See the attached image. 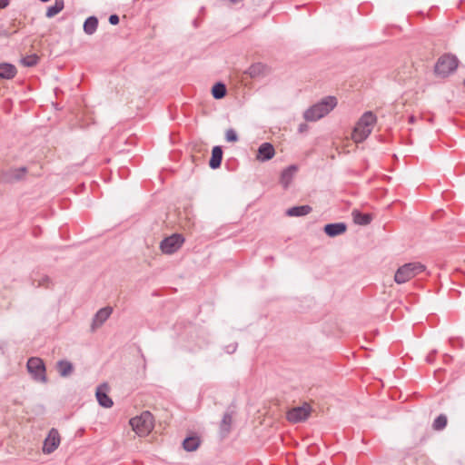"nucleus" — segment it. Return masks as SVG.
<instances>
[{
  "instance_id": "f257e3e1",
  "label": "nucleus",
  "mask_w": 465,
  "mask_h": 465,
  "mask_svg": "<svg viewBox=\"0 0 465 465\" xmlns=\"http://www.w3.org/2000/svg\"><path fill=\"white\" fill-rule=\"evenodd\" d=\"M376 123V115L371 111L365 112L358 120L352 131L351 139L357 143L363 142L371 134Z\"/></svg>"
},
{
  "instance_id": "f03ea898",
  "label": "nucleus",
  "mask_w": 465,
  "mask_h": 465,
  "mask_svg": "<svg viewBox=\"0 0 465 465\" xmlns=\"http://www.w3.org/2000/svg\"><path fill=\"white\" fill-rule=\"evenodd\" d=\"M337 105V99L334 96H326L319 103L313 104L304 112V118L306 121L315 122L334 109Z\"/></svg>"
},
{
  "instance_id": "7ed1b4c3",
  "label": "nucleus",
  "mask_w": 465,
  "mask_h": 465,
  "mask_svg": "<svg viewBox=\"0 0 465 465\" xmlns=\"http://www.w3.org/2000/svg\"><path fill=\"white\" fill-rule=\"evenodd\" d=\"M129 423L138 436H147L153 429V417L151 412L143 411L141 415L132 418Z\"/></svg>"
},
{
  "instance_id": "20e7f679",
  "label": "nucleus",
  "mask_w": 465,
  "mask_h": 465,
  "mask_svg": "<svg viewBox=\"0 0 465 465\" xmlns=\"http://www.w3.org/2000/svg\"><path fill=\"white\" fill-rule=\"evenodd\" d=\"M425 270V266L420 262H409L401 266L395 272L394 281L398 284H402L417 276Z\"/></svg>"
},
{
  "instance_id": "39448f33",
  "label": "nucleus",
  "mask_w": 465,
  "mask_h": 465,
  "mask_svg": "<svg viewBox=\"0 0 465 465\" xmlns=\"http://www.w3.org/2000/svg\"><path fill=\"white\" fill-rule=\"evenodd\" d=\"M458 65L459 60L455 55L445 54L438 59L434 67V72L436 75L444 78L455 72Z\"/></svg>"
},
{
  "instance_id": "423d86ee",
  "label": "nucleus",
  "mask_w": 465,
  "mask_h": 465,
  "mask_svg": "<svg viewBox=\"0 0 465 465\" xmlns=\"http://www.w3.org/2000/svg\"><path fill=\"white\" fill-rule=\"evenodd\" d=\"M27 371L33 376L34 380L40 382H46L45 366L42 359L32 357L27 361Z\"/></svg>"
},
{
  "instance_id": "0eeeda50",
  "label": "nucleus",
  "mask_w": 465,
  "mask_h": 465,
  "mask_svg": "<svg viewBox=\"0 0 465 465\" xmlns=\"http://www.w3.org/2000/svg\"><path fill=\"white\" fill-rule=\"evenodd\" d=\"M183 242L184 238L181 234L174 233L161 242L160 249L165 254H173L182 247Z\"/></svg>"
},
{
  "instance_id": "6e6552de",
  "label": "nucleus",
  "mask_w": 465,
  "mask_h": 465,
  "mask_svg": "<svg viewBox=\"0 0 465 465\" xmlns=\"http://www.w3.org/2000/svg\"><path fill=\"white\" fill-rule=\"evenodd\" d=\"M311 411V406L308 403H304L302 406L294 407L290 410L286 414V418L292 423L302 422L308 419Z\"/></svg>"
},
{
  "instance_id": "1a4fd4ad",
  "label": "nucleus",
  "mask_w": 465,
  "mask_h": 465,
  "mask_svg": "<svg viewBox=\"0 0 465 465\" xmlns=\"http://www.w3.org/2000/svg\"><path fill=\"white\" fill-rule=\"evenodd\" d=\"M60 444V435L56 429H52L47 437L45 438L44 441L43 446V451L44 453L50 454L54 450L57 449V447Z\"/></svg>"
},
{
  "instance_id": "9d476101",
  "label": "nucleus",
  "mask_w": 465,
  "mask_h": 465,
  "mask_svg": "<svg viewBox=\"0 0 465 465\" xmlns=\"http://www.w3.org/2000/svg\"><path fill=\"white\" fill-rule=\"evenodd\" d=\"M27 173L25 167L13 168L2 174V181L8 183H13L21 181L25 178Z\"/></svg>"
},
{
  "instance_id": "9b49d317",
  "label": "nucleus",
  "mask_w": 465,
  "mask_h": 465,
  "mask_svg": "<svg viewBox=\"0 0 465 465\" xmlns=\"http://www.w3.org/2000/svg\"><path fill=\"white\" fill-rule=\"evenodd\" d=\"M112 312V307H104L100 309L93 318L91 331H95L96 329L101 327L104 323V322L110 317Z\"/></svg>"
},
{
  "instance_id": "f8f14e48",
  "label": "nucleus",
  "mask_w": 465,
  "mask_h": 465,
  "mask_svg": "<svg viewBox=\"0 0 465 465\" xmlns=\"http://www.w3.org/2000/svg\"><path fill=\"white\" fill-rule=\"evenodd\" d=\"M275 155V149L270 143H262L257 151L256 159L260 162L271 160Z\"/></svg>"
},
{
  "instance_id": "ddd939ff",
  "label": "nucleus",
  "mask_w": 465,
  "mask_h": 465,
  "mask_svg": "<svg viewBox=\"0 0 465 465\" xmlns=\"http://www.w3.org/2000/svg\"><path fill=\"white\" fill-rule=\"evenodd\" d=\"M269 73V68L262 63L252 64L244 74H248L251 78H257L265 76Z\"/></svg>"
},
{
  "instance_id": "4468645a",
  "label": "nucleus",
  "mask_w": 465,
  "mask_h": 465,
  "mask_svg": "<svg viewBox=\"0 0 465 465\" xmlns=\"http://www.w3.org/2000/svg\"><path fill=\"white\" fill-rule=\"evenodd\" d=\"M324 232L330 237H335L344 233L347 225L344 223H329L324 226Z\"/></svg>"
},
{
  "instance_id": "2eb2a0df",
  "label": "nucleus",
  "mask_w": 465,
  "mask_h": 465,
  "mask_svg": "<svg viewBox=\"0 0 465 465\" xmlns=\"http://www.w3.org/2000/svg\"><path fill=\"white\" fill-rule=\"evenodd\" d=\"M17 70L12 64H0V79H12L15 76Z\"/></svg>"
},
{
  "instance_id": "dca6fc26",
  "label": "nucleus",
  "mask_w": 465,
  "mask_h": 465,
  "mask_svg": "<svg viewBox=\"0 0 465 465\" xmlns=\"http://www.w3.org/2000/svg\"><path fill=\"white\" fill-rule=\"evenodd\" d=\"M103 388H106V385L100 386L96 391V399L99 404L104 408H111L114 404L112 399L106 394V392L103 390Z\"/></svg>"
},
{
  "instance_id": "f3484780",
  "label": "nucleus",
  "mask_w": 465,
  "mask_h": 465,
  "mask_svg": "<svg viewBox=\"0 0 465 465\" xmlns=\"http://www.w3.org/2000/svg\"><path fill=\"white\" fill-rule=\"evenodd\" d=\"M312 208L310 205H301L289 208L286 211V215L293 217L305 216L312 212Z\"/></svg>"
},
{
  "instance_id": "a211bd4d",
  "label": "nucleus",
  "mask_w": 465,
  "mask_h": 465,
  "mask_svg": "<svg viewBox=\"0 0 465 465\" xmlns=\"http://www.w3.org/2000/svg\"><path fill=\"white\" fill-rule=\"evenodd\" d=\"M223 159V150L220 146H214L212 151V157L209 165L212 169H216L221 165Z\"/></svg>"
},
{
  "instance_id": "6ab92c4d",
  "label": "nucleus",
  "mask_w": 465,
  "mask_h": 465,
  "mask_svg": "<svg viewBox=\"0 0 465 465\" xmlns=\"http://www.w3.org/2000/svg\"><path fill=\"white\" fill-rule=\"evenodd\" d=\"M353 221L359 225H368L372 221V216L370 213H361V212L354 210L352 212Z\"/></svg>"
},
{
  "instance_id": "aec40b11",
  "label": "nucleus",
  "mask_w": 465,
  "mask_h": 465,
  "mask_svg": "<svg viewBox=\"0 0 465 465\" xmlns=\"http://www.w3.org/2000/svg\"><path fill=\"white\" fill-rule=\"evenodd\" d=\"M57 370L62 377H67L73 372L74 366L70 361L62 360L57 362Z\"/></svg>"
},
{
  "instance_id": "412c9836",
  "label": "nucleus",
  "mask_w": 465,
  "mask_h": 465,
  "mask_svg": "<svg viewBox=\"0 0 465 465\" xmlns=\"http://www.w3.org/2000/svg\"><path fill=\"white\" fill-rule=\"evenodd\" d=\"M297 168L294 165H291L288 168L284 169L281 175V183L286 188L292 182V176L296 172Z\"/></svg>"
},
{
  "instance_id": "4be33fe9",
  "label": "nucleus",
  "mask_w": 465,
  "mask_h": 465,
  "mask_svg": "<svg viewBox=\"0 0 465 465\" xmlns=\"http://www.w3.org/2000/svg\"><path fill=\"white\" fill-rule=\"evenodd\" d=\"M64 7V0H54V4L49 6L46 10V17L52 18L57 14H59Z\"/></svg>"
},
{
  "instance_id": "5701e85b",
  "label": "nucleus",
  "mask_w": 465,
  "mask_h": 465,
  "mask_svg": "<svg viewBox=\"0 0 465 465\" xmlns=\"http://www.w3.org/2000/svg\"><path fill=\"white\" fill-rule=\"evenodd\" d=\"M98 26V19L95 16L88 17L84 24V31L87 35H93Z\"/></svg>"
},
{
  "instance_id": "b1692460",
  "label": "nucleus",
  "mask_w": 465,
  "mask_h": 465,
  "mask_svg": "<svg viewBox=\"0 0 465 465\" xmlns=\"http://www.w3.org/2000/svg\"><path fill=\"white\" fill-rule=\"evenodd\" d=\"M200 445V440L197 437H188L183 441V447L187 451L197 450Z\"/></svg>"
},
{
  "instance_id": "393cba45",
  "label": "nucleus",
  "mask_w": 465,
  "mask_h": 465,
  "mask_svg": "<svg viewBox=\"0 0 465 465\" xmlns=\"http://www.w3.org/2000/svg\"><path fill=\"white\" fill-rule=\"evenodd\" d=\"M212 94L215 99H222L226 94V86L222 83H217L213 86Z\"/></svg>"
},
{
  "instance_id": "a878e982",
  "label": "nucleus",
  "mask_w": 465,
  "mask_h": 465,
  "mask_svg": "<svg viewBox=\"0 0 465 465\" xmlns=\"http://www.w3.org/2000/svg\"><path fill=\"white\" fill-rule=\"evenodd\" d=\"M232 422V416L231 413H224L222 422H221V430L223 432L228 433L230 431L231 424Z\"/></svg>"
},
{
  "instance_id": "bb28decb",
  "label": "nucleus",
  "mask_w": 465,
  "mask_h": 465,
  "mask_svg": "<svg viewBox=\"0 0 465 465\" xmlns=\"http://www.w3.org/2000/svg\"><path fill=\"white\" fill-rule=\"evenodd\" d=\"M447 421L446 415L440 414L434 420L432 427L435 430H441L446 427Z\"/></svg>"
},
{
  "instance_id": "cd10ccee",
  "label": "nucleus",
  "mask_w": 465,
  "mask_h": 465,
  "mask_svg": "<svg viewBox=\"0 0 465 465\" xmlns=\"http://www.w3.org/2000/svg\"><path fill=\"white\" fill-rule=\"evenodd\" d=\"M38 61L39 56L36 54H30L21 59L22 64L27 67L35 66V64H37Z\"/></svg>"
},
{
  "instance_id": "c85d7f7f",
  "label": "nucleus",
  "mask_w": 465,
  "mask_h": 465,
  "mask_svg": "<svg viewBox=\"0 0 465 465\" xmlns=\"http://www.w3.org/2000/svg\"><path fill=\"white\" fill-rule=\"evenodd\" d=\"M225 139L227 142L235 143L238 141V135L233 129H228L225 133Z\"/></svg>"
},
{
  "instance_id": "c756f323",
  "label": "nucleus",
  "mask_w": 465,
  "mask_h": 465,
  "mask_svg": "<svg viewBox=\"0 0 465 465\" xmlns=\"http://www.w3.org/2000/svg\"><path fill=\"white\" fill-rule=\"evenodd\" d=\"M50 282H51V280L48 276H43L39 280L37 286L38 287L43 286V287L48 288Z\"/></svg>"
},
{
  "instance_id": "7c9ffc66",
  "label": "nucleus",
  "mask_w": 465,
  "mask_h": 465,
  "mask_svg": "<svg viewBox=\"0 0 465 465\" xmlns=\"http://www.w3.org/2000/svg\"><path fill=\"white\" fill-rule=\"evenodd\" d=\"M109 23L114 25H117L119 23V16L117 15H111L109 16Z\"/></svg>"
},
{
  "instance_id": "2f4dec72",
  "label": "nucleus",
  "mask_w": 465,
  "mask_h": 465,
  "mask_svg": "<svg viewBox=\"0 0 465 465\" xmlns=\"http://www.w3.org/2000/svg\"><path fill=\"white\" fill-rule=\"evenodd\" d=\"M9 4V0H0V8H5Z\"/></svg>"
},
{
  "instance_id": "473e14b6",
  "label": "nucleus",
  "mask_w": 465,
  "mask_h": 465,
  "mask_svg": "<svg viewBox=\"0 0 465 465\" xmlns=\"http://www.w3.org/2000/svg\"><path fill=\"white\" fill-rule=\"evenodd\" d=\"M0 35H2V36H9V33L5 31V30H3V31H0Z\"/></svg>"
},
{
  "instance_id": "72a5a7b5",
  "label": "nucleus",
  "mask_w": 465,
  "mask_h": 465,
  "mask_svg": "<svg viewBox=\"0 0 465 465\" xmlns=\"http://www.w3.org/2000/svg\"><path fill=\"white\" fill-rule=\"evenodd\" d=\"M306 127H307L306 124H301L300 127H299V131L300 132H303L306 129Z\"/></svg>"
},
{
  "instance_id": "f704fd0d",
  "label": "nucleus",
  "mask_w": 465,
  "mask_h": 465,
  "mask_svg": "<svg viewBox=\"0 0 465 465\" xmlns=\"http://www.w3.org/2000/svg\"><path fill=\"white\" fill-rule=\"evenodd\" d=\"M409 121H410V123H414L415 117L413 115L410 116Z\"/></svg>"
},
{
  "instance_id": "c9c22d12",
  "label": "nucleus",
  "mask_w": 465,
  "mask_h": 465,
  "mask_svg": "<svg viewBox=\"0 0 465 465\" xmlns=\"http://www.w3.org/2000/svg\"><path fill=\"white\" fill-rule=\"evenodd\" d=\"M41 2H48L49 0H40Z\"/></svg>"
},
{
  "instance_id": "e433bc0d",
  "label": "nucleus",
  "mask_w": 465,
  "mask_h": 465,
  "mask_svg": "<svg viewBox=\"0 0 465 465\" xmlns=\"http://www.w3.org/2000/svg\"><path fill=\"white\" fill-rule=\"evenodd\" d=\"M464 85H465V79H464V82H463Z\"/></svg>"
}]
</instances>
